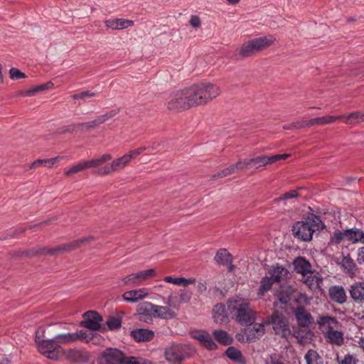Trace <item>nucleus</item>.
Masks as SVG:
<instances>
[{
  "label": "nucleus",
  "mask_w": 364,
  "mask_h": 364,
  "mask_svg": "<svg viewBox=\"0 0 364 364\" xmlns=\"http://www.w3.org/2000/svg\"><path fill=\"white\" fill-rule=\"evenodd\" d=\"M293 314L296 319L299 326L301 328H309L313 324L312 315L303 306H298L293 310Z\"/></svg>",
  "instance_id": "f3484780"
},
{
  "label": "nucleus",
  "mask_w": 364,
  "mask_h": 364,
  "mask_svg": "<svg viewBox=\"0 0 364 364\" xmlns=\"http://www.w3.org/2000/svg\"><path fill=\"white\" fill-rule=\"evenodd\" d=\"M228 311L231 318L240 324H250L256 321V312L247 299L232 297L228 301Z\"/></svg>",
  "instance_id": "f03ea898"
},
{
  "label": "nucleus",
  "mask_w": 364,
  "mask_h": 364,
  "mask_svg": "<svg viewBox=\"0 0 364 364\" xmlns=\"http://www.w3.org/2000/svg\"><path fill=\"white\" fill-rule=\"evenodd\" d=\"M226 354L228 358L232 360L240 361L242 358V354L240 350L233 347H229L226 350Z\"/></svg>",
  "instance_id": "49530a36"
},
{
  "label": "nucleus",
  "mask_w": 364,
  "mask_h": 364,
  "mask_svg": "<svg viewBox=\"0 0 364 364\" xmlns=\"http://www.w3.org/2000/svg\"><path fill=\"white\" fill-rule=\"evenodd\" d=\"M294 270L301 275L313 272L311 271V264L304 257H298L293 262Z\"/></svg>",
  "instance_id": "7c9ffc66"
},
{
  "label": "nucleus",
  "mask_w": 364,
  "mask_h": 364,
  "mask_svg": "<svg viewBox=\"0 0 364 364\" xmlns=\"http://www.w3.org/2000/svg\"><path fill=\"white\" fill-rule=\"evenodd\" d=\"M102 124H103L102 121L99 119L98 117H96L92 121H90L86 123H84L83 126L89 127L90 129H92V128H95Z\"/></svg>",
  "instance_id": "4d7b16f0"
},
{
  "label": "nucleus",
  "mask_w": 364,
  "mask_h": 364,
  "mask_svg": "<svg viewBox=\"0 0 364 364\" xmlns=\"http://www.w3.org/2000/svg\"><path fill=\"white\" fill-rule=\"evenodd\" d=\"M112 155L109 154H104L100 157L95 158L94 159H92L90 161H85L88 166H90V168H95V170L94 171V173H95V171L98 170V168H101L102 167H100L102 164L106 163L107 161H111L112 159Z\"/></svg>",
  "instance_id": "c9c22d12"
},
{
  "label": "nucleus",
  "mask_w": 364,
  "mask_h": 364,
  "mask_svg": "<svg viewBox=\"0 0 364 364\" xmlns=\"http://www.w3.org/2000/svg\"><path fill=\"white\" fill-rule=\"evenodd\" d=\"M321 220L318 217L311 215L304 220L297 221L294 223L292 232L294 237L300 239L301 241H310L313 238V234L318 228V225Z\"/></svg>",
  "instance_id": "39448f33"
},
{
  "label": "nucleus",
  "mask_w": 364,
  "mask_h": 364,
  "mask_svg": "<svg viewBox=\"0 0 364 364\" xmlns=\"http://www.w3.org/2000/svg\"><path fill=\"white\" fill-rule=\"evenodd\" d=\"M247 328H245V335L249 341H255L264 334V324L255 322L248 323Z\"/></svg>",
  "instance_id": "6ab92c4d"
},
{
  "label": "nucleus",
  "mask_w": 364,
  "mask_h": 364,
  "mask_svg": "<svg viewBox=\"0 0 364 364\" xmlns=\"http://www.w3.org/2000/svg\"><path fill=\"white\" fill-rule=\"evenodd\" d=\"M122 364H153L152 362L148 359L142 357H127L125 355Z\"/></svg>",
  "instance_id": "c03bdc74"
},
{
  "label": "nucleus",
  "mask_w": 364,
  "mask_h": 364,
  "mask_svg": "<svg viewBox=\"0 0 364 364\" xmlns=\"http://www.w3.org/2000/svg\"><path fill=\"white\" fill-rule=\"evenodd\" d=\"M269 278L276 282H281L289 278V272L285 267L276 264L270 266L268 269Z\"/></svg>",
  "instance_id": "aec40b11"
},
{
  "label": "nucleus",
  "mask_w": 364,
  "mask_h": 364,
  "mask_svg": "<svg viewBox=\"0 0 364 364\" xmlns=\"http://www.w3.org/2000/svg\"><path fill=\"white\" fill-rule=\"evenodd\" d=\"M346 240L353 243H364V232L357 228L346 230Z\"/></svg>",
  "instance_id": "2f4dec72"
},
{
  "label": "nucleus",
  "mask_w": 364,
  "mask_h": 364,
  "mask_svg": "<svg viewBox=\"0 0 364 364\" xmlns=\"http://www.w3.org/2000/svg\"><path fill=\"white\" fill-rule=\"evenodd\" d=\"M60 159V157H54L49 159H38L34 161L32 164H31L30 168H33L41 165L48 168H51L57 161H59Z\"/></svg>",
  "instance_id": "ea45409f"
},
{
  "label": "nucleus",
  "mask_w": 364,
  "mask_h": 364,
  "mask_svg": "<svg viewBox=\"0 0 364 364\" xmlns=\"http://www.w3.org/2000/svg\"><path fill=\"white\" fill-rule=\"evenodd\" d=\"M189 24H191L192 28H200L201 25L200 17L196 15H192L191 20H189Z\"/></svg>",
  "instance_id": "bf43d9fd"
},
{
  "label": "nucleus",
  "mask_w": 364,
  "mask_h": 364,
  "mask_svg": "<svg viewBox=\"0 0 364 364\" xmlns=\"http://www.w3.org/2000/svg\"><path fill=\"white\" fill-rule=\"evenodd\" d=\"M164 281L165 282L170 283L172 284H176V285L181 284V277L174 278V277H172L170 276H167L164 278Z\"/></svg>",
  "instance_id": "052dcab7"
},
{
  "label": "nucleus",
  "mask_w": 364,
  "mask_h": 364,
  "mask_svg": "<svg viewBox=\"0 0 364 364\" xmlns=\"http://www.w3.org/2000/svg\"><path fill=\"white\" fill-rule=\"evenodd\" d=\"M317 325L326 342L336 346L343 343L341 323L336 318L328 314H320L317 317Z\"/></svg>",
  "instance_id": "f257e3e1"
},
{
  "label": "nucleus",
  "mask_w": 364,
  "mask_h": 364,
  "mask_svg": "<svg viewBox=\"0 0 364 364\" xmlns=\"http://www.w3.org/2000/svg\"><path fill=\"white\" fill-rule=\"evenodd\" d=\"M344 240H346V230L343 232L341 230H336L333 232L331 236L332 244H339Z\"/></svg>",
  "instance_id": "09e8293b"
},
{
  "label": "nucleus",
  "mask_w": 364,
  "mask_h": 364,
  "mask_svg": "<svg viewBox=\"0 0 364 364\" xmlns=\"http://www.w3.org/2000/svg\"><path fill=\"white\" fill-rule=\"evenodd\" d=\"M296 291L292 286H284L281 287V290L277 293V297L281 304H287L290 300L295 298L294 294Z\"/></svg>",
  "instance_id": "bb28decb"
},
{
  "label": "nucleus",
  "mask_w": 364,
  "mask_h": 364,
  "mask_svg": "<svg viewBox=\"0 0 364 364\" xmlns=\"http://www.w3.org/2000/svg\"><path fill=\"white\" fill-rule=\"evenodd\" d=\"M131 336L136 341L146 342L151 341L152 338H154V332L152 330L139 328L132 330Z\"/></svg>",
  "instance_id": "c85d7f7f"
},
{
  "label": "nucleus",
  "mask_w": 364,
  "mask_h": 364,
  "mask_svg": "<svg viewBox=\"0 0 364 364\" xmlns=\"http://www.w3.org/2000/svg\"><path fill=\"white\" fill-rule=\"evenodd\" d=\"M213 321L218 324L227 323L228 317L223 304H217L213 309Z\"/></svg>",
  "instance_id": "a878e982"
},
{
  "label": "nucleus",
  "mask_w": 364,
  "mask_h": 364,
  "mask_svg": "<svg viewBox=\"0 0 364 364\" xmlns=\"http://www.w3.org/2000/svg\"><path fill=\"white\" fill-rule=\"evenodd\" d=\"M188 97L197 106L207 105L220 95V88L216 84L203 82L185 88Z\"/></svg>",
  "instance_id": "7ed1b4c3"
},
{
  "label": "nucleus",
  "mask_w": 364,
  "mask_h": 364,
  "mask_svg": "<svg viewBox=\"0 0 364 364\" xmlns=\"http://www.w3.org/2000/svg\"><path fill=\"white\" fill-rule=\"evenodd\" d=\"M192 338L200 341V343L208 350H213L216 348V344L211 336L204 331H193Z\"/></svg>",
  "instance_id": "5701e85b"
},
{
  "label": "nucleus",
  "mask_w": 364,
  "mask_h": 364,
  "mask_svg": "<svg viewBox=\"0 0 364 364\" xmlns=\"http://www.w3.org/2000/svg\"><path fill=\"white\" fill-rule=\"evenodd\" d=\"M119 112L118 110L114 109L112 111H108L107 113L100 115L97 117L100 120L102 121V122H105L106 121L110 119L112 117H113L114 115H116Z\"/></svg>",
  "instance_id": "5fc2aeb1"
},
{
  "label": "nucleus",
  "mask_w": 364,
  "mask_h": 364,
  "mask_svg": "<svg viewBox=\"0 0 364 364\" xmlns=\"http://www.w3.org/2000/svg\"><path fill=\"white\" fill-rule=\"evenodd\" d=\"M297 196V191H289V192L284 193L283 196L279 198V200L296 198Z\"/></svg>",
  "instance_id": "680f3d73"
},
{
  "label": "nucleus",
  "mask_w": 364,
  "mask_h": 364,
  "mask_svg": "<svg viewBox=\"0 0 364 364\" xmlns=\"http://www.w3.org/2000/svg\"><path fill=\"white\" fill-rule=\"evenodd\" d=\"M53 86L54 84L51 82H46V84H40L27 90L26 91L22 92L21 95L25 97L33 96L36 93L51 89Z\"/></svg>",
  "instance_id": "e433bc0d"
},
{
  "label": "nucleus",
  "mask_w": 364,
  "mask_h": 364,
  "mask_svg": "<svg viewBox=\"0 0 364 364\" xmlns=\"http://www.w3.org/2000/svg\"><path fill=\"white\" fill-rule=\"evenodd\" d=\"M338 119L343 120L346 124H358L364 122V111H357L348 114H342L338 116Z\"/></svg>",
  "instance_id": "cd10ccee"
},
{
  "label": "nucleus",
  "mask_w": 364,
  "mask_h": 364,
  "mask_svg": "<svg viewBox=\"0 0 364 364\" xmlns=\"http://www.w3.org/2000/svg\"><path fill=\"white\" fill-rule=\"evenodd\" d=\"M197 291H198L200 294L204 293L207 290V286L205 283L203 281H200L198 284H197Z\"/></svg>",
  "instance_id": "338daca9"
},
{
  "label": "nucleus",
  "mask_w": 364,
  "mask_h": 364,
  "mask_svg": "<svg viewBox=\"0 0 364 364\" xmlns=\"http://www.w3.org/2000/svg\"><path fill=\"white\" fill-rule=\"evenodd\" d=\"M305 360L307 364H321V358L318 355L316 350H309L305 354Z\"/></svg>",
  "instance_id": "a19ab883"
},
{
  "label": "nucleus",
  "mask_w": 364,
  "mask_h": 364,
  "mask_svg": "<svg viewBox=\"0 0 364 364\" xmlns=\"http://www.w3.org/2000/svg\"><path fill=\"white\" fill-rule=\"evenodd\" d=\"M134 159L128 154H124L121 157H118L112 161L111 164H108L101 168L95 171V173L99 175H108L112 172L119 171L126 168L130 161Z\"/></svg>",
  "instance_id": "1a4fd4ad"
},
{
  "label": "nucleus",
  "mask_w": 364,
  "mask_h": 364,
  "mask_svg": "<svg viewBox=\"0 0 364 364\" xmlns=\"http://www.w3.org/2000/svg\"><path fill=\"white\" fill-rule=\"evenodd\" d=\"M83 124L84 123L74 124L73 128H72V131L87 132L90 129L89 127H84Z\"/></svg>",
  "instance_id": "0e129e2a"
},
{
  "label": "nucleus",
  "mask_w": 364,
  "mask_h": 364,
  "mask_svg": "<svg viewBox=\"0 0 364 364\" xmlns=\"http://www.w3.org/2000/svg\"><path fill=\"white\" fill-rule=\"evenodd\" d=\"M86 332L82 330H79L73 333H61L58 334L52 340L55 341L60 346L61 344H66L78 341L82 338H85Z\"/></svg>",
  "instance_id": "a211bd4d"
},
{
  "label": "nucleus",
  "mask_w": 364,
  "mask_h": 364,
  "mask_svg": "<svg viewBox=\"0 0 364 364\" xmlns=\"http://www.w3.org/2000/svg\"><path fill=\"white\" fill-rule=\"evenodd\" d=\"M195 282H196V279L195 278L186 279L185 277H182V284H181V285H183L184 287H187L188 284H195Z\"/></svg>",
  "instance_id": "774afa93"
},
{
  "label": "nucleus",
  "mask_w": 364,
  "mask_h": 364,
  "mask_svg": "<svg viewBox=\"0 0 364 364\" xmlns=\"http://www.w3.org/2000/svg\"><path fill=\"white\" fill-rule=\"evenodd\" d=\"M318 125L316 117L309 119V121H300L296 123H293L289 125V127H284L285 129L294 128V129H301L305 127H309Z\"/></svg>",
  "instance_id": "79ce46f5"
},
{
  "label": "nucleus",
  "mask_w": 364,
  "mask_h": 364,
  "mask_svg": "<svg viewBox=\"0 0 364 364\" xmlns=\"http://www.w3.org/2000/svg\"><path fill=\"white\" fill-rule=\"evenodd\" d=\"M156 271L153 269L143 270L135 274H130L123 277L122 282L124 285L139 286L143 284L144 281L149 278L155 277Z\"/></svg>",
  "instance_id": "4468645a"
},
{
  "label": "nucleus",
  "mask_w": 364,
  "mask_h": 364,
  "mask_svg": "<svg viewBox=\"0 0 364 364\" xmlns=\"http://www.w3.org/2000/svg\"><path fill=\"white\" fill-rule=\"evenodd\" d=\"M82 316L84 320L80 323L81 326L91 331H98L100 329V322L102 321V317L100 314L94 311H88L84 313Z\"/></svg>",
  "instance_id": "2eb2a0df"
},
{
  "label": "nucleus",
  "mask_w": 364,
  "mask_h": 364,
  "mask_svg": "<svg viewBox=\"0 0 364 364\" xmlns=\"http://www.w3.org/2000/svg\"><path fill=\"white\" fill-rule=\"evenodd\" d=\"M213 334L216 341L220 344L228 345L232 343V337L223 330H215L213 331Z\"/></svg>",
  "instance_id": "58836bf2"
},
{
  "label": "nucleus",
  "mask_w": 364,
  "mask_h": 364,
  "mask_svg": "<svg viewBox=\"0 0 364 364\" xmlns=\"http://www.w3.org/2000/svg\"><path fill=\"white\" fill-rule=\"evenodd\" d=\"M146 150V146L139 147V148H137V149H136L134 150H132V151L127 152V154L130 156L131 157H132L134 159H136V156H138L139 155L142 154L143 151H144Z\"/></svg>",
  "instance_id": "13d9d810"
},
{
  "label": "nucleus",
  "mask_w": 364,
  "mask_h": 364,
  "mask_svg": "<svg viewBox=\"0 0 364 364\" xmlns=\"http://www.w3.org/2000/svg\"><path fill=\"white\" fill-rule=\"evenodd\" d=\"M232 165L235 168L237 171H240L245 168H250L249 164L246 159L244 161H237V163L232 164Z\"/></svg>",
  "instance_id": "6e6d98bb"
},
{
  "label": "nucleus",
  "mask_w": 364,
  "mask_h": 364,
  "mask_svg": "<svg viewBox=\"0 0 364 364\" xmlns=\"http://www.w3.org/2000/svg\"><path fill=\"white\" fill-rule=\"evenodd\" d=\"M301 277H303L301 281H303L310 289L316 290L321 288L322 278L318 273L313 272L309 274H303Z\"/></svg>",
  "instance_id": "b1692460"
},
{
  "label": "nucleus",
  "mask_w": 364,
  "mask_h": 364,
  "mask_svg": "<svg viewBox=\"0 0 364 364\" xmlns=\"http://www.w3.org/2000/svg\"><path fill=\"white\" fill-rule=\"evenodd\" d=\"M318 126L333 124L339 120L338 116H324L316 117Z\"/></svg>",
  "instance_id": "de8ad7c7"
},
{
  "label": "nucleus",
  "mask_w": 364,
  "mask_h": 364,
  "mask_svg": "<svg viewBox=\"0 0 364 364\" xmlns=\"http://www.w3.org/2000/svg\"><path fill=\"white\" fill-rule=\"evenodd\" d=\"M90 168L88 164H87L86 161H81L77 164H75V165L72 166L70 167V170H68L65 171L66 176H70L71 174H73L75 173H77L79 171H83L86 168Z\"/></svg>",
  "instance_id": "37998d69"
},
{
  "label": "nucleus",
  "mask_w": 364,
  "mask_h": 364,
  "mask_svg": "<svg viewBox=\"0 0 364 364\" xmlns=\"http://www.w3.org/2000/svg\"><path fill=\"white\" fill-rule=\"evenodd\" d=\"M148 289L146 288H140L139 289L128 290L122 295L123 301L134 304L139 301L145 299L148 296Z\"/></svg>",
  "instance_id": "412c9836"
},
{
  "label": "nucleus",
  "mask_w": 364,
  "mask_h": 364,
  "mask_svg": "<svg viewBox=\"0 0 364 364\" xmlns=\"http://www.w3.org/2000/svg\"><path fill=\"white\" fill-rule=\"evenodd\" d=\"M271 323L272 328L276 334L281 336L282 337H286L289 334V326L288 319L278 311H275L272 314L271 317Z\"/></svg>",
  "instance_id": "ddd939ff"
},
{
  "label": "nucleus",
  "mask_w": 364,
  "mask_h": 364,
  "mask_svg": "<svg viewBox=\"0 0 364 364\" xmlns=\"http://www.w3.org/2000/svg\"><path fill=\"white\" fill-rule=\"evenodd\" d=\"M140 311L142 314H147L148 312H153L155 316L162 319H171L176 317V314L167 307L153 304L151 303L142 304L140 306Z\"/></svg>",
  "instance_id": "9b49d317"
},
{
  "label": "nucleus",
  "mask_w": 364,
  "mask_h": 364,
  "mask_svg": "<svg viewBox=\"0 0 364 364\" xmlns=\"http://www.w3.org/2000/svg\"><path fill=\"white\" fill-rule=\"evenodd\" d=\"M274 283H277L275 280H273L267 277H262L260 280V285L259 290H257V295L263 296L264 294L269 291L272 288Z\"/></svg>",
  "instance_id": "4c0bfd02"
},
{
  "label": "nucleus",
  "mask_w": 364,
  "mask_h": 364,
  "mask_svg": "<svg viewBox=\"0 0 364 364\" xmlns=\"http://www.w3.org/2000/svg\"><path fill=\"white\" fill-rule=\"evenodd\" d=\"M105 25L107 28H110L112 30H122L132 26L133 21L124 18H114L106 21Z\"/></svg>",
  "instance_id": "c756f323"
},
{
  "label": "nucleus",
  "mask_w": 364,
  "mask_h": 364,
  "mask_svg": "<svg viewBox=\"0 0 364 364\" xmlns=\"http://www.w3.org/2000/svg\"><path fill=\"white\" fill-rule=\"evenodd\" d=\"M66 360L74 363H87L90 355L85 350L70 348L66 350H63V353Z\"/></svg>",
  "instance_id": "dca6fc26"
},
{
  "label": "nucleus",
  "mask_w": 364,
  "mask_h": 364,
  "mask_svg": "<svg viewBox=\"0 0 364 364\" xmlns=\"http://www.w3.org/2000/svg\"><path fill=\"white\" fill-rule=\"evenodd\" d=\"M232 255L228 253L225 249H220L217 251L215 257L216 263L221 265H228L232 263Z\"/></svg>",
  "instance_id": "f704fd0d"
},
{
  "label": "nucleus",
  "mask_w": 364,
  "mask_h": 364,
  "mask_svg": "<svg viewBox=\"0 0 364 364\" xmlns=\"http://www.w3.org/2000/svg\"><path fill=\"white\" fill-rule=\"evenodd\" d=\"M107 327L112 331H115L121 327V319L119 317L110 316L107 320Z\"/></svg>",
  "instance_id": "a18cd8bd"
},
{
  "label": "nucleus",
  "mask_w": 364,
  "mask_h": 364,
  "mask_svg": "<svg viewBox=\"0 0 364 364\" xmlns=\"http://www.w3.org/2000/svg\"><path fill=\"white\" fill-rule=\"evenodd\" d=\"M90 239H91L90 237H82V239H80L74 242L64 245L63 246L58 247V250L71 251V250L75 249L76 247H79V245L80 244L83 243L84 242H87V241L90 240ZM55 251H57V250H47L46 249H43L41 252V254H46V253L53 254L54 252H55Z\"/></svg>",
  "instance_id": "72a5a7b5"
},
{
  "label": "nucleus",
  "mask_w": 364,
  "mask_h": 364,
  "mask_svg": "<svg viewBox=\"0 0 364 364\" xmlns=\"http://www.w3.org/2000/svg\"><path fill=\"white\" fill-rule=\"evenodd\" d=\"M350 297L358 304H364V282H357L350 286Z\"/></svg>",
  "instance_id": "4be33fe9"
},
{
  "label": "nucleus",
  "mask_w": 364,
  "mask_h": 364,
  "mask_svg": "<svg viewBox=\"0 0 364 364\" xmlns=\"http://www.w3.org/2000/svg\"><path fill=\"white\" fill-rule=\"evenodd\" d=\"M192 297V292L191 290L183 289L180 290L179 293V302L182 304L188 303Z\"/></svg>",
  "instance_id": "3c124183"
},
{
  "label": "nucleus",
  "mask_w": 364,
  "mask_h": 364,
  "mask_svg": "<svg viewBox=\"0 0 364 364\" xmlns=\"http://www.w3.org/2000/svg\"><path fill=\"white\" fill-rule=\"evenodd\" d=\"M10 77L13 80H18L26 77V75L18 69L11 68L9 70Z\"/></svg>",
  "instance_id": "603ef678"
},
{
  "label": "nucleus",
  "mask_w": 364,
  "mask_h": 364,
  "mask_svg": "<svg viewBox=\"0 0 364 364\" xmlns=\"http://www.w3.org/2000/svg\"><path fill=\"white\" fill-rule=\"evenodd\" d=\"M196 106L184 89L171 93L167 101V109L174 112H180Z\"/></svg>",
  "instance_id": "423d86ee"
},
{
  "label": "nucleus",
  "mask_w": 364,
  "mask_h": 364,
  "mask_svg": "<svg viewBox=\"0 0 364 364\" xmlns=\"http://www.w3.org/2000/svg\"><path fill=\"white\" fill-rule=\"evenodd\" d=\"M329 298L338 304L346 303L347 296L346 291L341 286H333L328 289Z\"/></svg>",
  "instance_id": "393cba45"
},
{
  "label": "nucleus",
  "mask_w": 364,
  "mask_h": 364,
  "mask_svg": "<svg viewBox=\"0 0 364 364\" xmlns=\"http://www.w3.org/2000/svg\"><path fill=\"white\" fill-rule=\"evenodd\" d=\"M38 350L41 355L50 360H56L63 353V348L53 339L38 340L36 338Z\"/></svg>",
  "instance_id": "6e6552de"
},
{
  "label": "nucleus",
  "mask_w": 364,
  "mask_h": 364,
  "mask_svg": "<svg viewBox=\"0 0 364 364\" xmlns=\"http://www.w3.org/2000/svg\"><path fill=\"white\" fill-rule=\"evenodd\" d=\"M276 38L272 35L257 37L242 44L239 54L242 58H249L264 51L274 44Z\"/></svg>",
  "instance_id": "20e7f679"
},
{
  "label": "nucleus",
  "mask_w": 364,
  "mask_h": 364,
  "mask_svg": "<svg viewBox=\"0 0 364 364\" xmlns=\"http://www.w3.org/2000/svg\"><path fill=\"white\" fill-rule=\"evenodd\" d=\"M289 156V154H277L272 156H260L247 159L250 168H260L267 164H272L276 161L285 160Z\"/></svg>",
  "instance_id": "f8f14e48"
},
{
  "label": "nucleus",
  "mask_w": 364,
  "mask_h": 364,
  "mask_svg": "<svg viewBox=\"0 0 364 364\" xmlns=\"http://www.w3.org/2000/svg\"><path fill=\"white\" fill-rule=\"evenodd\" d=\"M95 96L96 94L93 92L83 91L82 92H80L79 94H75L72 97H73L74 100H84L86 99L87 97H94Z\"/></svg>",
  "instance_id": "864d4df0"
},
{
  "label": "nucleus",
  "mask_w": 364,
  "mask_h": 364,
  "mask_svg": "<svg viewBox=\"0 0 364 364\" xmlns=\"http://www.w3.org/2000/svg\"><path fill=\"white\" fill-rule=\"evenodd\" d=\"M355 359L354 357L350 354H346L344 357V359L341 360L340 364H354Z\"/></svg>",
  "instance_id": "e2e57ef3"
},
{
  "label": "nucleus",
  "mask_w": 364,
  "mask_h": 364,
  "mask_svg": "<svg viewBox=\"0 0 364 364\" xmlns=\"http://www.w3.org/2000/svg\"><path fill=\"white\" fill-rule=\"evenodd\" d=\"M124 354L115 348H107L100 354L96 364H123Z\"/></svg>",
  "instance_id": "9d476101"
},
{
  "label": "nucleus",
  "mask_w": 364,
  "mask_h": 364,
  "mask_svg": "<svg viewBox=\"0 0 364 364\" xmlns=\"http://www.w3.org/2000/svg\"><path fill=\"white\" fill-rule=\"evenodd\" d=\"M357 261L359 264H364V247L358 249Z\"/></svg>",
  "instance_id": "69168bd1"
},
{
  "label": "nucleus",
  "mask_w": 364,
  "mask_h": 364,
  "mask_svg": "<svg viewBox=\"0 0 364 364\" xmlns=\"http://www.w3.org/2000/svg\"><path fill=\"white\" fill-rule=\"evenodd\" d=\"M164 355L168 364H182L191 355V349L183 344L173 343L165 348Z\"/></svg>",
  "instance_id": "0eeeda50"
},
{
  "label": "nucleus",
  "mask_w": 364,
  "mask_h": 364,
  "mask_svg": "<svg viewBox=\"0 0 364 364\" xmlns=\"http://www.w3.org/2000/svg\"><path fill=\"white\" fill-rule=\"evenodd\" d=\"M340 264L341 268H343L346 273L348 274L350 277L354 276L356 272V264L349 255L343 257Z\"/></svg>",
  "instance_id": "473e14b6"
},
{
  "label": "nucleus",
  "mask_w": 364,
  "mask_h": 364,
  "mask_svg": "<svg viewBox=\"0 0 364 364\" xmlns=\"http://www.w3.org/2000/svg\"><path fill=\"white\" fill-rule=\"evenodd\" d=\"M237 172V170L232 165L229 166V167L225 168L223 171L216 173L213 175V178H224L232 173Z\"/></svg>",
  "instance_id": "8fccbe9b"
}]
</instances>
